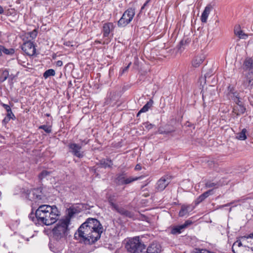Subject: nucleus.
<instances>
[{"label": "nucleus", "mask_w": 253, "mask_h": 253, "mask_svg": "<svg viewBox=\"0 0 253 253\" xmlns=\"http://www.w3.org/2000/svg\"><path fill=\"white\" fill-rule=\"evenodd\" d=\"M103 232V227L95 218H88L79 227L78 233L75 234L85 244H92L100 237Z\"/></svg>", "instance_id": "1"}, {"label": "nucleus", "mask_w": 253, "mask_h": 253, "mask_svg": "<svg viewBox=\"0 0 253 253\" xmlns=\"http://www.w3.org/2000/svg\"><path fill=\"white\" fill-rule=\"evenodd\" d=\"M60 212L55 206L43 205L36 211V216L38 221L45 225L54 223L59 219Z\"/></svg>", "instance_id": "2"}, {"label": "nucleus", "mask_w": 253, "mask_h": 253, "mask_svg": "<svg viewBox=\"0 0 253 253\" xmlns=\"http://www.w3.org/2000/svg\"><path fill=\"white\" fill-rule=\"evenodd\" d=\"M253 244V237H252L251 233L240 237L233 244L232 249L234 253H253V251L249 249V246Z\"/></svg>", "instance_id": "3"}, {"label": "nucleus", "mask_w": 253, "mask_h": 253, "mask_svg": "<svg viewBox=\"0 0 253 253\" xmlns=\"http://www.w3.org/2000/svg\"><path fill=\"white\" fill-rule=\"evenodd\" d=\"M70 224L68 218H62L56 224L52 229L54 238L56 240L65 238L68 234Z\"/></svg>", "instance_id": "4"}, {"label": "nucleus", "mask_w": 253, "mask_h": 253, "mask_svg": "<svg viewBox=\"0 0 253 253\" xmlns=\"http://www.w3.org/2000/svg\"><path fill=\"white\" fill-rule=\"evenodd\" d=\"M126 248L130 253H146L145 246L137 237L129 239Z\"/></svg>", "instance_id": "5"}, {"label": "nucleus", "mask_w": 253, "mask_h": 253, "mask_svg": "<svg viewBox=\"0 0 253 253\" xmlns=\"http://www.w3.org/2000/svg\"><path fill=\"white\" fill-rule=\"evenodd\" d=\"M242 68L246 76L248 85H252L253 84V58H246L244 61Z\"/></svg>", "instance_id": "6"}, {"label": "nucleus", "mask_w": 253, "mask_h": 253, "mask_svg": "<svg viewBox=\"0 0 253 253\" xmlns=\"http://www.w3.org/2000/svg\"><path fill=\"white\" fill-rule=\"evenodd\" d=\"M135 14L134 9L129 8L126 10L118 22L119 27H125L132 20Z\"/></svg>", "instance_id": "7"}, {"label": "nucleus", "mask_w": 253, "mask_h": 253, "mask_svg": "<svg viewBox=\"0 0 253 253\" xmlns=\"http://www.w3.org/2000/svg\"><path fill=\"white\" fill-rule=\"evenodd\" d=\"M70 151L75 156L78 158H82L84 156V153L81 150L82 146L75 143H71L68 145Z\"/></svg>", "instance_id": "8"}, {"label": "nucleus", "mask_w": 253, "mask_h": 253, "mask_svg": "<svg viewBox=\"0 0 253 253\" xmlns=\"http://www.w3.org/2000/svg\"><path fill=\"white\" fill-rule=\"evenodd\" d=\"M192 224V222L189 220H187L185 222L180 225L174 226L172 227L170 229V233L171 234L175 235L180 234L181 233L182 231L186 228L187 227L189 226Z\"/></svg>", "instance_id": "9"}, {"label": "nucleus", "mask_w": 253, "mask_h": 253, "mask_svg": "<svg viewBox=\"0 0 253 253\" xmlns=\"http://www.w3.org/2000/svg\"><path fill=\"white\" fill-rule=\"evenodd\" d=\"M108 201L114 210L122 214H124L127 216H131V213L130 212L126 211L121 207H120L118 205L114 203L113 201V199L111 197L109 198Z\"/></svg>", "instance_id": "10"}, {"label": "nucleus", "mask_w": 253, "mask_h": 253, "mask_svg": "<svg viewBox=\"0 0 253 253\" xmlns=\"http://www.w3.org/2000/svg\"><path fill=\"white\" fill-rule=\"evenodd\" d=\"M170 182V178L168 176L162 177L157 183L156 188L158 191H161L165 189Z\"/></svg>", "instance_id": "11"}, {"label": "nucleus", "mask_w": 253, "mask_h": 253, "mask_svg": "<svg viewBox=\"0 0 253 253\" xmlns=\"http://www.w3.org/2000/svg\"><path fill=\"white\" fill-rule=\"evenodd\" d=\"M161 251V245L158 243L153 242L148 246L146 250V253H160Z\"/></svg>", "instance_id": "12"}, {"label": "nucleus", "mask_w": 253, "mask_h": 253, "mask_svg": "<svg viewBox=\"0 0 253 253\" xmlns=\"http://www.w3.org/2000/svg\"><path fill=\"white\" fill-rule=\"evenodd\" d=\"M205 59V55L200 53L197 55L192 61V67L196 68L200 66Z\"/></svg>", "instance_id": "13"}, {"label": "nucleus", "mask_w": 253, "mask_h": 253, "mask_svg": "<svg viewBox=\"0 0 253 253\" xmlns=\"http://www.w3.org/2000/svg\"><path fill=\"white\" fill-rule=\"evenodd\" d=\"M114 29V24L112 23H105L103 27V34L105 37H108L109 34L112 32Z\"/></svg>", "instance_id": "14"}, {"label": "nucleus", "mask_w": 253, "mask_h": 253, "mask_svg": "<svg viewBox=\"0 0 253 253\" xmlns=\"http://www.w3.org/2000/svg\"><path fill=\"white\" fill-rule=\"evenodd\" d=\"M194 209V207L191 205H183L181 210L179 212L180 216H184L188 215L189 212H191Z\"/></svg>", "instance_id": "15"}, {"label": "nucleus", "mask_w": 253, "mask_h": 253, "mask_svg": "<svg viewBox=\"0 0 253 253\" xmlns=\"http://www.w3.org/2000/svg\"><path fill=\"white\" fill-rule=\"evenodd\" d=\"M211 9L212 6L211 5H208L205 7L201 15V19L202 22H207L208 17L209 16V14L210 13Z\"/></svg>", "instance_id": "16"}, {"label": "nucleus", "mask_w": 253, "mask_h": 253, "mask_svg": "<svg viewBox=\"0 0 253 253\" xmlns=\"http://www.w3.org/2000/svg\"><path fill=\"white\" fill-rule=\"evenodd\" d=\"M235 34L240 39H246L248 38V35L245 34L242 30L240 29V27L238 25L235 27L234 29Z\"/></svg>", "instance_id": "17"}, {"label": "nucleus", "mask_w": 253, "mask_h": 253, "mask_svg": "<svg viewBox=\"0 0 253 253\" xmlns=\"http://www.w3.org/2000/svg\"><path fill=\"white\" fill-rule=\"evenodd\" d=\"M212 190H210L204 192L203 194L201 195L195 201V204L198 205L202 201H203L206 198L211 194Z\"/></svg>", "instance_id": "18"}, {"label": "nucleus", "mask_w": 253, "mask_h": 253, "mask_svg": "<svg viewBox=\"0 0 253 253\" xmlns=\"http://www.w3.org/2000/svg\"><path fill=\"white\" fill-rule=\"evenodd\" d=\"M37 30L35 29L31 32L25 33L23 38H25L27 40L31 39V41H33V40L37 37Z\"/></svg>", "instance_id": "19"}, {"label": "nucleus", "mask_w": 253, "mask_h": 253, "mask_svg": "<svg viewBox=\"0 0 253 253\" xmlns=\"http://www.w3.org/2000/svg\"><path fill=\"white\" fill-rule=\"evenodd\" d=\"M153 101L150 100L148 101L138 112L137 116L138 117L141 113L146 112L149 108L152 106Z\"/></svg>", "instance_id": "20"}, {"label": "nucleus", "mask_w": 253, "mask_h": 253, "mask_svg": "<svg viewBox=\"0 0 253 253\" xmlns=\"http://www.w3.org/2000/svg\"><path fill=\"white\" fill-rule=\"evenodd\" d=\"M78 212L77 210L74 207L70 208L68 210L67 215L64 218H68L69 220V223H70L71 218L74 216V215Z\"/></svg>", "instance_id": "21"}, {"label": "nucleus", "mask_w": 253, "mask_h": 253, "mask_svg": "<svg viewBox=\"0 0 253 253\" xmlns=\"http://www.w3.org/2000/svg\"><path fill=\"white\" fill-rule=\"evenodd\" d=\"M245 108L241 105H237L233 108V112L237 116L240 115L245 112Z\"/></svg>", "instance_id": "22"}, {"label": "nucleus", "mask_w": 253, "mask_h": 253, "mask_svg": "<svg viewBox=\"0 0 253 253\" xmlns=\"http://www.w3.org/2000/svg\"><path fill=\"white\" fill-rule=\"evenodd\" d=\"M247 129L246 128H243L240 132L237 133L236 134V138L239 140H245L247 138Z\"/></svg>", "instance_id": "23"}, {"label": "nucleus", "mask_w": 253, "mask_h": 253, "mask_svg": "<svg viewBox=\"0 0 253 253\" xmlns=\"http://www.w3.org/2000/svg\"><path fill=\"white\" fill-rule=\"evenodd\" d=\"M9 76V72L7 70H2L0 71V82L5 81Z\"/></svg>", "instance_id": "24"}, {"label": "nucleus", "mask_w": 253, "mask_h": 253, "mask_svg": "<svg viewBox=\"0 0 253 253\" xmlns=\"http://www.w3.org/2000/svg\"><path fill=\"white\" fill-rule=\"evenodd\" d=\"M23 45L25 47H35V45L34 44L33 41H31V39L27 40L23 38Z\"/></svg>", "instance_id": "25"}, {"label": "nucleus", "mask_w": 253, "mask_h": 253, "mask_svg": "<svg viewBox=\"0 0 253 253\" xmlns=\"http://www.w3.org/2000/svg\"><path fill=\"white\" fill-rule=\"evenodd\" d=\"M143 178L142 176H136V177H125V184H129L134 181L141 179Z\"/></svg>", "instance_id": "26"}, {"label": "nucleus", "mask_w": 253, "mask_h": 253, "mask_svg": "<svg viewBox=\"0 0 253 253\" xmlns=\"http://www.w3.org/2000/svg\"><path fill=\"white\" fill-rule=\"evenodd\" d=\"M55 75V71L53 69H48L46 70L43 75L45 79H47L50 76H54Z\"/></svg>", "instance_id": "27"}, {"label": "nucleus", "mask_w": 253, "mask_h": 253, "mask_svg": "<svg viewBox=\"0 0 253 253\" xmlns=\"http://www.w3.org/2000/svg\"><path fill=\"white\" fill-rule=\"evenodd\" d=\"M101 165L104 168L110 167L113 165L112 162L110 160H102L100 162Z\"/></svg>", "instance_id": "28"}, {"label": "nucleus", "mask_w": 253, "mask_h": 253, "mask_svg": "<svg viewBox=\"0 0 253 253\" xmlns=\"http://www.w3.org/2000/svg\"><path fill=\"white\" fill-rule=\"evenodd\" d=\"M24 52L29 56H33L36 53V48H22Z\"/></svg>", "instance_id": "29"}, {"label": "nucleus", "mask_w": 253, "mask_h": 253, "mask_svg": "<svg viewBox=\"0 0 253 253\" xmlns=\"http://www.w3.org/2000/svg\"><path fill=\"white\" fill-rule=\"evenodd\" d=\"M205 186L207 188H211L213 187L217 188L219 186V184L218 183H214L211 181H208L205 184Z\"/></svg>", "instance_id": "30"}, {"label": "nucleus", "mask_w": 253, "mask_h": 253, "mask_svg": "<svg viewBox=\"0 0 253 253\" xmlns=\"http://www.w3.org/2000/svg\"><path fill=\"white\" fill-rule=\"evenodd\" d=\"M51 171L44 170L40 174L39 177L40 179H42L46 177L47 175H49Z\"/></svg>", "instance_id": "31"}, {"label": "nucleus", "mask_w": 253, "mask_h": 253, "mask_svg": "<svg viewBox=\"0 0 253 253\" xmlns=\"http://www.w3.org/2000/svg\"><path fill=\"white\" fill-rule=\"evenodd\" d=\"M3 52L7 55H11L14 53V50L13 48H2Z\"/></svg>", "instance_id": "32"}, {"label": "nucleus", "mask_w": 253, "mask_h": 253, "mask_svg": "<svg viewBox=\"0 0 253 253\" xmlns=\"http://www.w3.org/2000/svg\"><path fill=\"white\" fill-rule=\"evenodd\" d=\"M39 128L43 129L47 133H50L51 131L50 126H41L39 127Z\"/></svg>", "instance_id": "33"}, {"label": "nucleus", "mask_w": 253, "mask_h": 253, "mask_svg": "<svg viewBox=\"0 0 253 253\" xmlns=\"http://www.w3.org/2000/svg\"><path fill=\"white\" fill-rule=\"evenodd\" d=\"M118 182L119 184L124 185L125 184V177L124 176H119L118 178Z\"/></svg>", "instance_id": "34"}, {"label": "nucleus", "mask_w": 253, "mask_h": 253, "mask_svg": "<svg viewBox=\"0 0 253 253\" xmlns=\"http://www.w3.org/2000/svg\"><path fill=\"white\" fill-rule=\"evenodd\" d=\"M7 112V113L6 114V117L10 119H14V118H15L14 115L13 114L11 110H10V111Z\"/></svg>", "instance_id": "35"}, {"label": "nucleus", "mask_w": 253, "mask_h": 253, "mask_svg": "<svg viewBox=\"0 0 253 253\" xmlns=\"http://www.w3.org/2000/svg\"><path fill=\"white\" fill-rule=\"evenodd\" d=\"M1 105L6 110L7 112L11 110L10 106L7 104L1 103Z\"/></svg>", "instance_id": "36"}, {"label": "nucleus", "mask_w": 253, "mask_h": 253, "mask_svg": "<svg viewBox=\"0 0 253 253\" xmlns=\"http://www.w3.org/2000/svg\"><path fill=\"white\" fill-rule=\"evenodd\" d=\"M145 125V127L147 128L148 129H151L153 126V125L151 124H148V123H145L144 124Z\"/></svg>", "instance_id": "37"}, {"label": "nucleus", "mask_w": 253, "mask_h": 253, "mask_svg": "<svg viewBox=\"0 0 253 253\" xmlns=\"http://www.w3.org/2000/svg\"><path fill=\"white\" fill-rule=\"evenodd\" d=\"M131 64V63H129L128 64V65L125 68H124L122 71H121V73L122 74H123L124 73H125L126 71L127 70V69H128V68L129 67V66Z\"/></svg>", "instance_id": "38"}, {"label": "nucleus", "mask_w": 253, "mask_h": 253, "mask_svg": "<svg viewBox=\"0 0 253 253\" xmlns=\"http://www.w3.org/2000/svg\"><path fill=\"white\" fill-rule=\"evenodd\" d=\"M63 65V63H62V61H61V60H59V61H57L56 62V65L57 66H58V67H61Z\"/></svg>", "instance_id": "39"}, {"label": "nucleus", "mask_w": 253, "mask_h": 253, "mask_svg": "<svg viewBox=\"0 0 253 253\" xmlns=\"http://www.w3.org/2000/svg\"><path fill=\"white\" fill-rule=\"evenodd\" d=\"M11 119L6 116V117L3 120V123L5 124L8 123Z\"/></svg>", "instance_id": "40"}, {"label": "nucleus", "mask_w": 253, "mask_h": 253, "mask_svg": "<svg viewBox=\"0 0 253 253\" xmlns=\"http://www.w3.org/2000/svg\"><path fill=\"white\" fill-rule=\"evenodd\" d=\"M135 169L136 170H139L141 169V166L140 165L137 164L135 166Z\"/></svg>", "instance_id": "41"}, {"label": "nucleus", "mask_w": 253, "mask_h": 253, "mask_svg": "<svg viewBox=\"0 0 253 253\" xmlns=\"http://www.w3.org/2000/svg\"><path fill=\"white\" fill-rule=\"evenodd\" d=\"M186 42H187V41H185L184 42L183 41H181L180 43L181 45L182 46H187L188 45L186 44Z\"/></svg>", "instance_id": "42"}, {"label": "nucleus", "mask_w": 253, "mask_h": 253, "mask_svg": "<svg viewBox=\"0 0 253 253\" xmlns=\"http://www.w3.org/2000/svg\"><path fill=\"white\" fill-rule=\"evenodd\" d=\"M175 48H171L169 50V54H170L171 55H172V54L174 53V52H175Z\"/></svg>", "instance_id": "43"}, {"label": "nucleus", "mask_w": 253, "mask_h": 253, "mask_svg": "<svg viewBox=\"0 0 253 253\" xmlns=\"http://www.w3.org/2000/svg\"><path fill=\"white\" fill-rule=\"evenodd\" d=\"M150 0H147L145 2V3L143 4V5L142 6V7H141V9H143L146 5L147 4H148V3L149 2Z\"/></svg>", "instance_id": "44"}, {"label": "nucleus", "mask_w": 253, "mask_h": 253, "mask_svg": "<svg viewBox=\"0 0 253 253\" xmlns=\"http://www.w3.org/2000/svg\"><path fill=\"white\" fill-rule=\"evenodd\" d=\"M4 10L3 8L0 5V14H2Z\"/></svg>", "instance_id": "45"}, {"label": "nucleus", "mask_w": 253, "mask_h": 253, "mask_svg": "<svg viewBox=\"0 0 253 253\" xmlns=\"http://www.w3.org/2000/svg\"><path fill=\"white\" fill-rule=\"evenodd\" d=\"M199 80L200 81H203V82H205V78L201 77L199 79Z\"/></svg>", "instance_id": "46"}, {"label": "nucleus", "mask_w": 253, "mask_h": 253, "mask_svg": "<svg viewBox=\"0 0 253 253\" xmlns=\"http://www.w3.org/2000/svg\"><path fill=\"white\" fill-rule=\"evenodd\" d=\"M232 204V203H228V204H227L225 205L224 206L225 207H228V206H230Z\"/></svg>", "instance_id": "47"}, {"label": "nucleus", "mask_w": 253, "mask_h": 253, "mask_svg": "<svg viewBox=\"0 0 253 253\" xmlns=\"http://www.w3.org/2000/svg\"><path fill=\"white\" fill-rule=\"evenodd\" d=\"M169 56V55H164V57H167V56Z\"/></svg>", "instance_id": "48"}, {"label": "nucleus", "mask_w": 253, "mask_h": 253, "mask_svg": "<svg viewBox=\"0 0 253 253\" xmlns=\"http://www.w3.org/2000/svg\"><path fill=\"white\" fill-rule=\"evenodd\" d=\"M159 131L161 133H163V132L162 131H161V130H159Z\"/></svg>", "instance_id": "49"}, {"label": "nucleus", "mask_w": 253, "mask_h": 253, "mask_svg": "<svg viewBox=\"0 0 253 253\" xmlns=\"http://www.w3.org/2000/svg\"><path fill=\"white\" fill-rule=\"evenodd\" d=\"M0 47H4L2 46V45H0Z\"/></svg>", "instance_id": "50"}, {"label": "nucleus", "mask_w": 253, "mask_h": 253, "mask_svg": "<svg viewBox=\"0 0 253 253\" xmlns=\"http://www.w3.org/2000/svg\"><path fill=\"white\" fill-rule=\"evenodd\" d=\"M252 237H253V233H252Z\"/></svg>", "instance_id": "51"}, {"label": "nucleus", "mask_w": 253, "mask_h": 253, "mask_svg": "<svg viewBox=\"0 0 253 253\" xmlns=\"http://www.w3.org/2000/svg\"><path fill=\"white\" fill-rule=\"evenodd\" d=\"M251 251H253V250H251Z\"/></svg>", "instance_id": "52"}]
</instances>
